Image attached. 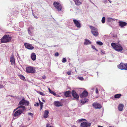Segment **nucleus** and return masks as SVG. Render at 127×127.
Masks as SVG:
<instances>
[{
	"instance_id": "nucleus-39",
	"label": "nucleus",
	"mask_w": 127,
	"mask_h": 127,
	"mask_svg": "<svg viewBox=\"0 0 127 127\" xmlns=\"http://www.w3.org/2000/svg\"><path fill=\"white\" fill-rule=\"evenodd\" d=\"M39 105V104L38 103H36V104L34 105V106H38Z\"/></svg>"
},
{
	"instance_id": "nucleus-9",
	"label": "nucleus",
	"mask_w": 127,
	"mask_h": 127,
	"mask_svg": "<svg viewBox=\"0 0 127 127\" xmlns=\"http://www.w3.org/2000/svg\"><path fill=\"white\" fill-rule=\"evenodd\" d=\"M91 124L90 123L83 122L81 123V127H90Z\"/></svg>"
},
{
	"instance_id": "nucleus-30",
	"label": "nucleus",
	"mask_w": 127,
	"mask_h": 127,
	"mask_svg": "<svg viewBox=\"0 0 127 127\" xmlns=\"http://www.w3.org/2000/svg\"><path fill=\"white\" fill-rule=\"evenodd\" d=\"M105 17H103L101 20V22L102 23H104L105 22Z\"/></svg>"
},
{
	"instance_id": "nucleus-32",
	"label": "nucleus",
	"mask_w": 127,
	"mask_h": 127,
	"mask_svg": "<svg viewBox=\"0 0 127 127\" xmlns=\"http://www.w3.org/2000/svg\"><path fill=\"white\" fill-rule=\"evenodd\" d=\"M66 62V59L65 58H63L62 59V62L64 63Z\"/></svg>"
},
{
	"instance_id": "nucleus-24",
	"label": "nucleus",
	"mask_w": 127,
	"mask_h": 127,
	"mask_svg": "<svg viewBox=\"0 0 127 127\" xmlns=\"http://www.w3.org/2000/svg\"><path fill=\"white\" fill-rule=\"evenodd\" d=\"M89 100L86 98H84L81 100V103L84 104L88 102Z\"/></svg>"
},
{
	"instance_id": "nucleus-19",
	"label": "nucleus",
	"mask_w": 127,
	"mask_h": 127,
	"mask_svg": "<svg viewBox=\"0 0 127 127\" xmlns=\"http://www.w3.org/2000/svg\"><path fill=\"white\" fill-rule=\"evenodd\" d=\"M36 55L34 53H32L31 55V58L33 61H35L36 59Z\"/></svg>"
},
{
	"instance_id": "nucleus-14",
	"label": "nucleus",
	"mask_w": 127,
	"mask_h": 127,
	"mask_svg": "<svg viewBox=\"0 0 127 127\" xmlns=\"http://www.w3.org/2000/svg\"><path fill=\"white\" fill-rule=\"evenodd\" d=\"M33 28L32 26H30L28 29V34L30 35H32L33 34L32 30Z\"/></svg>"
},
{
	"instance_id": "nucleus-40",
	"label": "nucleus",
	"mask_w": 127,
	"mask_h": 127,
	"mask_svg": "<svg viewBox=\"0 0 127 127\" xmlns=\"http://www.w3.org/2000/svg\"><path fill=\"white\" fill-rule=\"evenodd\" d=\"M71 71H68V72H67V74L68 75H70L71 74Z\"/></svg>"
},
{
	"instance_id": "nucleus-52",
	"label": "nucleus",
	"mask_w": 127,
	"mask_h": 127,
	"mask_svg": "<svg viewBox=\"0 0 127 127\" xmlns=\"http://www.w3.org/2000/svg\"><path fill=\"white\" fill-rule=\"evenodd\" d=\"M39 102L40 103V102H41L39 100Z\"/></svg>"
},
{
	"instance_id": "nucleus-31",
	"label": "nucleus",
	"mask_w": 127,
	"mask_h": 127,
	"mask_svg": "<svg viewBox=\"0 0 127 127\" xmlns=\"http://www.w3.org/2000/svg\"><path fill=\"white\" fill-rule=\"evenodd\" d=\"M107 21L108 22H110L111 21V18L108 17L107 19Z\"/></svg>"
},
{
	"instance_id": "nucleus-33",
	"label": "nucleus",
	"mask_w": 127,
	"mask_h": 127,
	"mask_svg": "<svg viewBox=\"0 0 127 127\" xmlns=\"http://www.w3.org/2000/svg\"><path fill=\"white\" fill-rule=\"evenodd\" d=\"M79 122H81L82 121H86V120L84 119H80L78 120Z\"/></svg>"
},
{
	"instance_id": "nucleus-49",
	"label": "nucleus",
	"mask_w": 127,
	"mask_h": 127,
	"mask_svg": "<svg viewBox=\"0 0 127 127\" xmlns=\"http://www.w3.org/2000/svg\"><path fill=\"white\" fill-rule=\"evenodd\" d=\"M42 101H43L44 102H45V100L44 99H43L42 100Z\"/></svg>"
},
{
	"instance_id": "nucleus-35",
	"label": "nucleus",
	"mask_w": 127,
	"mask_h": 127,
	"mask_svg": "<svg viewBox=\"0 0 127 127\" xmlns=\"http://www.w3.org/2000/svg\"><path fill=\"white\" fill-rule=\"evenodd\" d=\"M92 48L93 49L95 50L96 51H98V50L96 49V48H95V47L94 46L92 45Z\"/></svg>"
},
{
	"instance_id": "nucleus-25",
	"label": "nucleus",
	"mask_w": 127,
	"mask_h": 127,
	"mask_svg": "<svg viewBox=\"0 0 127 127\" xmlns=\"http://www.w3.org/2000/svg\"><path fill=\"white\" fill-rule=\"evenodd\" d=\"M123 107L124 105L123 104H120L118 107L119 110L120 111H122L123 110Z\"/></svg>"
},
{
	"instance_id": "nucleus-18",
	"label": "nucleus",
	"mask_w": 127,
	"mask_h": 127,
	"mask_svg": "<svg viewBox=\"0 0 127 127\" xmlns=\"http://www.w3.org/2000/svg\"><path fill=\"white\" fill-rule=\"evenodd\" d=\"M71 92L68 91L64 92V95L66 97H69L70 95Z\"/></svg>"
},
{
	"instance_id": "nucleus-51",
	"label": "nucleus",
	"mask_w": 127,
	"mask_h": 127,
	"mask_svg": "<svg viewBox=\"0 0 127 127\" xmlns=\"http://www.w3.org/2000/svg\"><path fill=\"white\" fill-rule=\"evenodd\" d=\"M94 88H92L91 89H92V90H94Z\"/></svg>"
},
{
	"instance_id": "nucleus-29",
	"label": "nucleus",
	"mask_w": 127,
	"mask_h": 127,
	"mask_svg": "<svg viewBox=\"0 0 127 127\" xmlns=\"http://www.w3.org/2000/svg\"><path fill=\"white\" fill-rule=\"evenodd\" d=\"M96 43L97 44L100 45H101L103 44L102 42L100 41H97L96 42Z\"/></svg>"
},
{
	"instance_id": "nucleus-41",
	"label": "nucleus",
	"mask_w": 127,
	"mask_h": 127,
	"mask_svg": "<svg viewBox=\"0 0 127 127\" xmlns=\"http://www.w3.org/2000/svg\"><path fill=\"white\" fill-rule=\"evenodd\" d=\"M55 56H58L59 55V53L58 52L56 53H55Z\"/></svg>"
},
{
	"instance_id": "nucleus-27",
	"label": "nucleus",
	"mask_w": 127,
	"mask_h": 127,
	"mask_svg": "<svg viewBox=\"0 0 127 127\" xmlns=\"http://www.w3.org/2000/svg\"><path fill=\"white\" fill-rule=\"evenodd\" d=\"M19 77L21 79H22L23 80H25V77L22 75H19Z\"/></svg>"
},
{
	"instance_id": "nucleus-45",
	"label": "nucleus",
	"mask_w": 127,
	"mask_h": 127,
	"mask_svg": "<svg viewBox=\"0 0 127 127\" xmlns=\"http://www.w3.org/2000/svg\"><path fill=\"white\" fill-rule=\"evenodd\" d=\"M101 52H102V53L103 54H105V52L103 51H101Z\"/></svg>"
},
{
	"instance_id": "nucleus-38",
	"label": "nucleus",
	"mask_w": 127,
	"mask_h": 127,
	"mask_svg": "<svg viewBox=\"0 0 127 127\" xmlns=\"http://www.w3.org/2000/svg\"><path fill=\"white\" fill-rule=\"evenodd\" d=\"M79 79L81 80H83L84 79L82 77H78Z\"/></svg>"
},
{
	"instance_id": "nucleus-16",
	"label": "nucleus",
	"mask_w": 127,
	"mask_h": 127,
	"mask_svg": "<svg viewBox=\"0 0 127 127\" xmlns=\"http://www.w3.org/2000/svg\"><path fill=\"white\" fill-rule=\"evenodd\" d=\"M119 25L121 28H123L127 25V23L125 22L120 21L119 22Z\"/></svg>"
},
{
	"instance_id": "nucleus-12",
	"label": "nucleus",
	"mask_w": 127,
	"mask_h": 127,
	"mask_svg": "<svg viewBox=\"0 0 127 127\" xmlns=\"http://www.w3.org/2000/svg\"><path fill=\"white\" fill-rule=\"evenodd\" d=\"M88 95V92L85 91L83 92L80 95V97L81 98L86 97Z\"/></svg>"
},
{
	"instance_id": "nucleus-50",
	"label": "nucleus",
	"mask_w": 127,
	"mask_h": 127,
	"mask_svg": "<svg viewBox=\"0 0 127 127\" xmlns=\"http://www.w3.org/2000/svg\"><path fill=\"white\" fill-rule=\"evenodd\" d=\"M102 126H98V127H102Z\"/></svg>"
},
{
	"instance_id": "nucleus-17",
	"label": "nucleus",
	"mask_w": 127,
	"mask_h": 127,
	"mask_svg": "<svg viewBox=\"0 0 127 127\" xmlns=\"http://www.w3.org/2000/svg\"><path fill=\"white\" fill-rule=\"evenodd\" d=\"M10 62H11L12 65H15V59L13 56H12L10 57Z\"/></svg>"
},
{
	"instance_id": "nucleus-21",
	"label": "nucleus",
	"mask_w": 127,
	"mask_h": 127,
	"mask_svg": "<svg viewBox=\"0 0 127 127\" xmlns=\"http://www.w3.org/2000/svg\"><path fill=\"white\" fill-rule=\"evenodd\" d=\"M91 43V42L89 40L86 39L85 40V42L84 44L86 45L90 44Z\"/></svg>"
},
{
	"instance_id": "nucleus-8",
	"label": "nucleus",
	"mask_w": 127,
	"mask_h": 127,
	"mask_svg": "<svg viewBox=\"0 0 127 127\" xmlns=\"http://www.w3.org/2000/svg\"><path fill=\"white\" fill-rule=\"evenodd\" d=\"M23 112V110L21 109H19L16 111L13 116V118L16 119L17 118L16 117L20 115Z\"/></svg>"
},
{
	"instance_id": "nucleus-3",
	"label": "nucleus",
	"mask_w": 127,
	"mask_h": 127,
	"mask_svg": "<svg viewBox=\"0 0 127 127\" xmlns=\"http://www.w3.org/2000/svg\"><path fill=\"white\" fill-rule=\"evenodd\" d=\"M11 37L9 35H5L3 37V38L1 39V43H6L10 41L11 39Z\"/></svg>"
},
{
	"instance_id": "nucleus-23",
	"label": "nucleus",
	"mask_w": 127,
	"mask_h": 127,
	"mask_svg": "<svg viewBox=\"0 0 127 127\" xmlns=\"http://www.w3.org/2000/svg\"><path fill=\"white\" fill-rule=\"evenodd\" d=\"M76 5H79L82 4V2L79 0H73Z\"/></svg>"
},
{
	"instance_id": "nucleus-20",
	"label": "nucleus",
	"mask_w": 127,
	"mask_h": 127,
	"mask_svg": "<svg viewBox=\"0 0 127 127\" xmlns=\"http://www.w3.org/2000/svg\"><path fill=\"white\" fill-rule=\"evenodd\" d=\"M55 105L57 107H59L62 106V105L59 101H57L55 102Z\"/></svg>"
},
{
	"instance_id": "nucleus-22",
	"label": "nucleus",
	"mask_w": 127,
	"mask_h": 127,
	"mask_svg": "<svg viewBox=\"0 0 127 127\" xmlns=\"http://www.w3.org/2000/svg\"><path fill=\"white\" fill-rule=\"evenodd\" d=\"M49 111L48 110H45V111L44 117V118H47L48 116Z\"/></svg>"
},
{
	"instance_id": "nucleus-54",
	"label": "nucleus",
	"mask_w": 127,
	"mask_h": 127,
	"mask_svg": "<svg viewBox=\"0 0 127 127\" xmlns=\"http://www.w3.org/2000/svg\"><path fill=\"white\" fill-rule=\"evenodd\" d=\"M92 3H93V4H94V3H93L92 2H91Z\"/></svg>"
},
{
	"instance_id": "nucleus-36",
	"label": "nucleus",
	"mask_w": 127,
	"mask_h": 127,
	"mask_svg": "<svg viewBox=\"0 0 127 127\" xmlns=\"http://www.w3.org/2000/svg\"><path fill=\"white\" fill-rule=\"evenodd\" d=\"M28 115L31 116L32 118H33V114L32 113H28Z\"/></svg>"
},
{
	"instance_id": "nucleus-10",
	"label": "nucleus",
	"mask_w": 127,
	"mask_h": 127,
	"mask_svg": "<svg viewBox=\"0 0 127 127\" xmlns=\"http://www.w3.org/2000/svg\"><path fill=\"white\" fill-rule=\"evenodd\" d=\"M73 21L75 26L79 28L81 27V24L76 19H73Z\"/></svg>"
},
{
	"instance_id": "nucleus-6",
	"label": "nucleus",
	"mask_w": 127,
	"mask_h": 127,
	"mask_svg": "<svg viewBox=\"0 0 127 127\" xmlns=\"http://www.w3.org/2000/svg\"><path fill=\"white\" fill-rule=\"evenodd\" d=\"M89 27L91 30V32L93 35L95 36H97L98 34L97 29L92 26H90Z\"/></svg>"
},
{
	"instance_id": "nucleus-34",
	"label": "nucleus",
	"mask_w": 127,
	"mask_h": 127,
	"mask_svg": "<svg viewBox=\"0 0 127 127\" xmlns=\"http://www.w3.org/2000/svg\"><path fill=\"white\" fill-rule=\"evenodd\" d=\"M48 90L49 91V92L53 94L54 92V91H51L50 88H48Z\"/></svg>"
},
{
	"instance_id": "nucleus-15",
	"label": "nucleus",
	"mask_w": 127,
	"mask_h": 127,
	"mask_svg": "<svg viewBox=\"0 0 127 127\" xmlns=\"http://www.w3.org/2000/svg\"><path fill=\"white\" fill-rule=\"evenodd\" d=\"M24 45L25 47L29 49L32 50L34 48V47L29 43H25Z\"/></svg>"
},
{
	"instance_id": "nucleus-13",
	"label": "nucleus",
	"mask_w": 127,
	"mask_h": 127,
	"mask_svg": "<svg viewBox=\"0 0 127 127\" xmlns=\"http://www.w3.org/2000/svg\"><path fill=\"white\" fill-rule=\"evenodd\" d=\"M72 95L73 97L76 99H77L79 98V95L74 90H73L72 91Z\"/></svg>"
},
{
	"instance_id": "nucleus-57",
	"label": "nucleus",
	"mask_w": 127,
	"mask_h": 127,
	"mask_svg": "<svg viewBox=\"0 0 127 127\" xmlns=\"http://www.w3.org/2000/svg\"><path fill=\"white\" fill-rule=\"evenodd\" d=\"M56 46L55 45L54 46V47H55Z\"/></svg>"
},
{
	"instance_id": "nucleus-1",
	"label": "nucleus",
	"mask_w": 127,
	"mask_h": 127,
	"mask_svg": "<svg viewBox=\"0 0 127 127\" xmlns=\"http://www.w3.org/2000/svg\"><path fill=\"white\" fill-rule=\"evenodd\" d=\"M29 103V102L25 100L24 98H23L19 102V104L21 105L19 106L17 108L15 109L14 110V112L16 110L20 108H22L23 110H25L26 108L24 106L22 105H25L27 106L28 105Z\"/></svg>"
},
{
	"instance_id": "nucleus-5",
	"label": "nucleus",
	"mask_w": 127,
	"mask_h": 127,
	"mask_svg": "<svg viewBox=\"0 0 127 127\" xmlns=\"http://www.w3.org/2000/svg\"><path fill=\"white\" fill-rule=\"evenodd\" d=\"M117 67L121 70H127V64L121 63L118 65Z\"/></svg>"
},
{
	"instance_id": "nucleus-7",
	"label": "nucleus",
	"mask_w": 127,
	"mask_h": 127,
	"mask_svg": "<svg viewBox=\"0 0 127 127\" xmlns=\"http://www.w3.org/2000/svg\"><path fill=\"white\" fill-rule=\"evenodd\" d=\"M54 6L58 11L61 10L62 8V6L61 4L58 2H54L53 3Z\"/></svg>"
},
{
	"instance_id": "nucleus-42",
	"label": "nucleus",
	"mask_w": 127,
	"mask_h": 127,
	"mask_svg": "<svg viewBox=\"0 0 127 127\" xmlns=\"http://www.w3.org/2000/svg\"><path fill=\"white\" fill-rule=\"evenodd\" d=\"M43 103L42 102H40V106H43Z\"/></svg>"
},
{
	"instance_id": "nucleus-48",
	"label": "nucleus",
	"mask_w": 127,
	"mask_h": 127,
	"mask_svg": "<svg viewBox=\"0 0 127 127\" xmlns=\"http://www.w3.org/2000/svg\"><path fill=\"white\" fill-rule=\"evenodd\" d=\"M42 106H40V110H41L42 108Z\"/></svg>"
},
{
	"instance_id": "nucleus-11",
	"label": "nucleus",
	"mask_w": 127,
	"mask_h": 127,
	"mask_svg": "<svg viewBox=\"0 0 127 127\" xmlns=\"http://www.w3.org/2000/svg\"><path fill=\"white\" fill-rule=\"evenodd\" d=\"M93 106L95 109H100L101 107L100 104L97 102L94 103L93 104Z\"/></svg>"
},
{
	"instance_id": "nucleus-47",
	"label": "nucleus",
	"mask_w": 127,
	"mask_h": 127,
	"mask_svg": "<svg viewBox=\"0 0 127 127\" xmlns=\"http://www.w3.org/2000/svg\"><path fill=\"white\" fill-rule=\"evenodd\" d=\"M113 36L114 37H116L117 35L116 34L113 35Z\"/></svg>"
},
{
	"instance_id": "nucleus-44",
	"label": "nucleus",
	"mask_w": 127,
	"mask_h": 127,
	"mask_svg": "<svg viewBox=\"0 0 127 127\" xmlns=\"http://www.w3.org/2000/svg\"><path fill=\"white\" fill-rule=\"evenodd\" d=\"M53 95L55 96H57V95H58L56 94V93L55 92L53 94Z\"/></svg>"
},
{
	"instance_id": "nucleus-37",
	"label": "nucleus",
	"mask_w": 127,
	"mask_h": 127,
	"mask_svg": "<svg viewBox=\"0 0 127 127\" xmlns=\"http://www.w3.org/2000/svg\"><path fill=\"white\" fill-rule=\"evenodd\" d=\"M95 93L97 94H98L99 93L98 91L97 87L96 88L95 90Z\"/></svg>"
},
{
	"instance_id": "nucleus-26",
	"label": "nucleus",
	"mask_w": 127,
	"mask_h": 127,
	"mask_svg": "<svg viewBox=\"0 0 127 127\" xmlns=\"http://www.w3.org/2000/svg\"><path fill=\"white\" fill-rule=\"evenodd\" d=\"M122 96V95L120 94H116L114 95V97L115 98H119L120 97Z\"/></svg>"
},
{
	"instance_id": "nucleus-2",
	"label": "nucleus",
	"mask_w": 127,
	"mask_h": 127,
	"mask_svg": "<svg viewBox=\"0 0 127 127\" xmlns=\"http://www.w3.org/2000/svg\"><path fill=\"white\" fill-rule=\"evenodd\" d=\"M112 46L113 49L118 51H120L123 49V48L120 44L117 45L115 43H112Z\"/></svg>"
},
{
	"instance_id": "nucleus-53",
	"label": "nucleus",
	"mask_w": 127,
	"mask_h": 127,
	"mask_svg": "<svg viewBox=\"0 0 127 127\" xmlns=\"http://www.w3.org/2000/svg\"><path fill=\"white\" fill-rule=\"evenodd\" d=\"M28 120H30V118H29L28 119Z\"/></svg>"
},
{
	"instance_id": "nucleus-56",
	"label": "nucleus",
	"mask_w": 127,
	"mask_h": 127,
	"mask_svg": "<svg viewBox=\"0 0 127 127\" xmlns=\"http://www.w3.org/2000/svg\"><path fill=\"white\" fill-rule=\"evenodd\" d=\"M109 127H111V126H109Z\"/></svg>"
},
{
	"instance_id": "nucleus-28",
	"label": "nucleus",
	"mask_w": 127,
	"mask_h": 127,
	"mask_svg": "<svg viewBox=\"0 0 127 127\" xmlns=\"http://www.w3.org/2000/svg\"><path fill=\"white\" fill-rule=\"evenodd\" d=\"M37 92L38 94H40L41 95L43 96L45 95L44 93L43 92H41L40 91H38Z\"/></svg>"
},
{
	"instance_id": "nucleus-55",
	"label": "nucleus",
	"mask_w": 127,
	"mask_h": 127,
	"mask_svg": "<svg viewBox=\"0 0 127 127\" xmlns=\"http://www.w3.org/2000/svg\"><path fill=\"white\" fill-rule=\"evenodd\" d=\"M73 127H76L75 126H73Z\"/></svg>"
},
{
	"instance_id": "nucleus-43",
	"label": "nucleus",
	"mask_w": 127,
	"mask_h": 127,
	"mask_svg": "<svg viewBox=\"0 0 127 127\" xmlns=\"http://www.w3.org/2000/svg\"><path fill=\"white\" fill-rule=\"evenodd\" d=\"M47 127H53L52 126H51L49 124H47Z\"/></svg>"
},
{
	"instance_id": "nucleus-46",
	"label": "nucleus",
	"mask_w": 127,
	"mask_h": 127,
	"mask_svg": "<svg viewBox=\"0 0 127 127\" xmlns=\"http://www.w3.org/2000/svg\"><path fill=\"white\" fill-rule=\"evenodd\" d=\"M111 38V36H108L107 37V39H110H110Z\"/></svg>"
},
{
	"instance_id": "nucleus-4",
	"label": "nucleus",
	"mask_w": 127,
	"mask_h": 127,
	"mask_svg": "<svg viewBox=\"0 0 127 127\" xmlns=\"http://www.w3.org/2000/svg\"><path fill=\"white\" fill-rule=\"evenodd\" d=\"M26 72L27 73H35V71L34 67L29 66L26 67Z\"/></svg>"
}]
</instances>
